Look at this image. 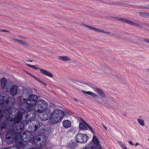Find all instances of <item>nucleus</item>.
<instances>
[{
  "label": "nucleus",
  "mask_w": 149,
  "mask_h": 149,
  "mask_svg": "<svg viewBox=\"0 0 149 149\" xmlns=\"http://www.w3.org/2000/svg\"><path fill=\"white\" fill-rule=\"evenodd\" d=\"M13 106L12 107H11L10 109V115H8H8L7 116V117H9L10 116V115H13L12 113H13L16 112L18 110V109L17 108H12Z\"/></svg>",
  "instance_id": "4be33fe9"
},
{
  "label": "nucleus",
  "mask_w": 149,
  "mask_h": 149,
  "mask_svg": "<svg viewBox=\"0 0 149 149\" xmlns=\"http://www.w3.org/2000/svg\"><path fill=\"white\" fill-rule=\"evenodd\" d=\"M128 142L130 144L132 145H134V144L132 143V141H128Z\"/></svg>",
  "instance_id": "a19ab883"
},
{
  "label": "nucleus",
  "mask_w": 149,
  "mask_h": 149,
  "mask_svg": "<svg viewBox=\"0 0 149 149\" xmlns=\"http://www.w3.org/2000/svg\"><path fill=\"white\" fill-rule=\"evenodd\" d=\"M147 71L148 72H149V69H147Z\"/></svg>",
  "instance_id": "bf43d9fd"
},
{
  "label": "nucleus",
  "mask_w": 149,
  "mask_h": 149,
  "mask_svg": "<svg viewBox=\"0 0 149 149\" xmlns=\"http://www.w3.org/2000/svg\"><path fill=\"white\" fill-rule=\"evenodd\" d=\"M39 82H41L42 84L46 86L47 85V84L44 82L43 81H42L40 80V81H39Z\"/></svg>",
  "instance_id": "58836bf2"
},
{
  "label": "nucleus",
  "mask_w": 149,
  "mask_h": 149,
  "mask_svg": "<svg viewBox=\"0 0 149 149\" xmlns=\"http://www.w3.org/2000/svg\"><path fill=\"white\" fill-rule=\"evenodd\" d=\"M13 40L17 42H19V41H20V40H19L17 39H15V38H13Z\"/></svg>",
  "instance_id": "4c0bfd02"
},
{
  "label": "nucleus",
  "mask_w": 149,
  "mask_h": 149,
  "mask_svg": "<svg viewBox=\"0 0 149 149\" xmlns=\"http://www.w3.org/2000/svg\"><path fill=\"white\" fill-rule=\"evenodd\" d=\"M29 92L26 90H24L23 93L24 96H28L26 100L24 98V102L22 103L19 106L20 110L22 113L27 112L33 111V107L37 102L38 97L36 95L34 94H30Z\"/></svg>",
  "instance_id": "f257e3e1"
},
{
  "label": "nucleus",
  "mask_w": 149,
  "mask_h": 149,
  "mask_svg": "<svg viewBox=\"0 0 149 149\" xmlns=\"http://www.w3.org/2000/svg\"><path fill=\"white\" fill-rule=\"evenodd\" d=\"M94 90L99 95L103 97H105V94L103 91L100 88H94Z\"/></svg>",
  "instance_id": "2eb2a0df"
},
{
  "label": "nucleus",
  "mask_w": 149,
  "mask_h": 149,
  "mask_svg": "<svg viewBox=\"0 0 149 149\" xmlns=\"http://www.w3.org/2000/svg\"><path fill=\"white\" fill-rule=\"evenodd\" d=\"M15 102L14 98L7 97L0 95V120L3 116L6 117L10 115V109L14 106Z\"/></svg>",
  "instance_id": "f03ea898"
},
{
  "label": "nucleus",
  "mask_w": 149,
  "mask_h": 149,
  "mask_svg": "<svg viewBox=\"0 0 149 149\" xmlns=\"http://www.w3.org/2000/svg\"><path fill=\"white\" fill-rule=\"evenodd\" d=\"M24 149H31V146L29 145L28 143H25L23 144L22 146Z\"/></svg>",
  "instance_id": "393cba45"
},
{
  "label": "nucleus",
  "mask_w": 149,
  "mask_h": 149,
  "mask_svg": "<svg viewBox=\"0 0 149 149\" xmlns=\"http://www.w3.org/2000/svg\"><path fill=\"white\" fill-rule=\"evenodd\" d=\"M109 98L112 101H113V98L112 97H110Z\"/></svg>",
  "instance_id": "603ef678"
},
{
  "label": "nucleus",
  "mask_w": 149,
  "mask_h": 149,
  "mask_svg": "<svg viewBox=\"0 0 149 149\" xmlns=\"http://www.w3.org/2000/svg\"><path fill=\"white\" fill-rule=\"evenodd\" d=\"M3 149H19L18 147L12 146L9 148H4Z\"/></svg>",
  "instance_id": "c756f323"
},
{
  "label": "nucleus",
  "mask_w": 149,
  "mask_h": 149,
  "mask_svg": "<svg viewBox=\"0 0 149 149\" xmlns=\"http://www.w3.org/2000/svg\"><path fill=\"white\" fill-rule=\"evenodd\" d=\"M142 41H145L146 42L149 43V39L147 38H145L143 39V40H142Z\"/></svg>",
  "instance_id": "2f4dec72"
},
{
  "label": "nucleus",
  "mask_w": 149,
  "mask_h": 149,
  "mask_svg": "<svg viewBox=\"0 0 149 149\" xmlns=\"http://www.w3.org/2000/svg\"><path fill=\"white\" fill-rule=\"evenodd\" d=\"M137 120L139 123L142 126H144L145 125V123L144 120L143 119H141L139 118H138L137 119Z\"/></svg>",
  "instance_id": "bb28decb"
},
{
  "label": "nucleus",
  "mask_w": 149,
  "mask_h": 149,
  "mask_svg": "<svg viewBox=\"0 0 149 149\" xmlns=\"http://www.w3.org/2000/svg\"><path fill=\"white\" fill-rule=\"evenodd\" d=\"M18 87L17 85L13 86L10 89V93L11 95H15L17 94Z\"/></svg>",
  "instance_id": "9d476101"
},
{
  "label": "nucleus",
  "mask_w": 149,
  "mask_h": 149,
  "mask_svg": "<svg viewBox=\"0 0 149 149\" xmlns=\"http://www.w3.org/2000/svg\"><path fill=\"white\" fill-rule=\"evenodd\" d=\"M63 127L65 128L70 127L71 125V122L69 120H66L63 122Z\"/></svg>",
  "instance_id": "ddd939ff"
},
{
  "label": "nucleus",
  "mask_w": 149,
  "mask_h": 149,
  "mask_svg": "<svg viewBox=\"0 0 149 149\" xmlns=\"http://www.w3.org/2000/svg\"><path fill=\"white\" fill-rule=\"evenodd\" d=\"M27 74H29V75H30L31 76V77H32V76H33V75H32V74H31L29 73V72H27Z\"/></svg>",
  "instance_id": "09e8293b"
},
{
  "label": "nucleus",
  "mask_w": 149,
  "mask_h": 149,
  "mask_svg": "<svg viewBox=\"0 0 149 149\" xmlns=\"http://www.w3.org/2000/svg\"><path fill=\"white\" fill-rule=\"evenodd\" d=\"M144 8H149V4L148 5H146Z\"/></svg>",
  "instance_id": "c03bdc74"
},
{
  "label": "nucleus",
  "mask_w": 149,
  "mask_h": 149,
  "mask_svg": "<svg viewBox=\"0 0 149 149\" xmlns=\"http://www.w3.org/2000/svg\"><path fill=\"white\" fill-rule=\"evenodd\" d=\"M81 120V121L85 125H87V124H88L85 121H84L81 118L80 119Z\"/></svg>",
  "instance_id": "e433bc0d"
},
{
  "label": "nucleus",
  "mask_w": 149,
  "mask_h": 149,
  "mask_svg": "<svg viewBox=\"0 0 149 149\" xmlns=\"http://www.w3.org/2000/svg\"><path fill=\"white\" fill-rule=\"evenodd\" d=\"M26 61L31 62H32L33 61L32 60H27Z\"/></svg>",
  "instance_id": "864d4df0"
},
{
  "label": "nucleus",
  "mask_w": 149,
  "mask_h": 149,
  "mask_svg": "<svg viewBox=\"0 0 149 149\" xmlns=\"http://www.w3.org/2000/svg\"><path fill=\"white\" fill-rule=\"evenodd\" d=\"M39 118L41 120H46L48 119L47 115H46V114H44V113L41 115L39 116Z\"/></svg>",
  "instance_id": "a211bd4d"
},
{
  "label": "nucleus",
  "mask_w": 149,
  "mask_h": 149,
  "mask_svg": "<svg viewBox=\"0 0 149 149\" xmlns=\"http://www.w3.org/2000/svg\"><path fill=\"white\" fill-rule=\"evenodd\" d=\"M102 125L104 127L105 129V130H107V127H106V126L104 125L103 124H102Z\"/></svg>",
  "instance_id": "37998d69"
},
{
  "label": "nucleus",
  "mask_w": 149,
  "mask_h": 149,
  "mask_svg": "<svg viewBox=\"0 0 149 149\" xmlns=\"http://www.w3.org/2000/svg\"><path fill=\"white\" fill-rule=\"evenodd\" d=\"M20 41H19V43L22 44V42L23 41V40H20Z\"/></svg>",
  "instance_id": "de8ad7c7"
},
{
  "label": "nucleus",
  "mask_w": 149,
  "mask_h": 149,
  "mask_svg": "<svg viewBox=\"0 0 149 149\" xmlns=\"http://www.w3.org/2000/svg\"><path fill=\"white\" fill-rule=\"evenodd\" d=\"M64 116V112L62 110L56 109L52 114L51 122L54 124L58 123L62 120Z\"/></svg>",
  "instance_id": "20e7f679"
},
{
  "label": "nucleus",
  "mask_w": 149,
  "mask_h": 149,
  "mask_svg": "<svg viewBox=\"0 0 149 149\" xmlns=\"http://www.w3.org/2000/svg\"><path fill=\"white\" fill-rule=\"evenodd\" d=\"M116 18L119 20L121 21L122 22L128 24H129L130 22V20H129L123 18L121 17H117Z\"/></svg>",
  "instance_id": "6ab92c4d"
},
{
  "label": "nucleus",
  "mask_w": 149,
  "mask_h": 149,
  "mask_svg": "<svg viewBox=\"0 0 149 149\" xmlns=\"http://www.w3.org/2000/svg\"><path fill=\"white\" fill-rule=\"evenodd\" d=\"M46 112L44 113V114H46V115H47L48 118H50L51 117H52V114L51 110L49 109H46L45 111Z\"/></svg>",
  "instance_id": "aec40b11"
},
{
  "label": "nucleus",
  "mask_w": 149,
  "mask_h": 149,
  "mask_svg": "<svg viewBox=\"0 0 149 149\" xmlns=\"http://www.w3.org/2000/svg\"><path fill=\"white\" fill-rule=\"evenodd\" d=\"M59 59L63 60V61H70V58H68L67 56H59L58 57Z\"/></svg>",
  "instance_id": "412c9836"
},
{
  "label": "nucleus",
  "mask_w": 149,
  "mask_h": 149,
  "mask_svg": "<svg viewBox=\"0 0 149 149\" xmlns=\"http://www.w3.org/2000/svg\"><path fill=\"white\" fill-rule=\"evenodd\" d=\"M26 65H27L29 67H30L32 68H33L36 70H40V68H39V67H36L34 65H31L29 64H26Z\"/></svg>",
  "instance_id": "a878e982"
},
{
  "label": "nucleus",
  "mask_w": 149,
  "mask_h": 149,
  "mask_svg": "<svg viewBox=\"0 0 149 149\" xmlns=\"http://www.w3.org/2000/svg\"><path fill=\"white\" fill-rule=\"evenodd\" d=\"M103 33H107V34H110L111 33L110 32H105L104 31V32H103Z\"/></svg>",
  "instance_id": "a18cd8bd"
},
{
  "label": "nucleus",
  "mask_w": 149,
  "mask_h": 149,
  "mask_svg": "<svg viewBox=\"0 0 149 149\" xmlns=\"http://www.w3.org/2000/svg\"><path fill=\"white\" fill-rule=\"evenodd\" d=\"M15 138L11 133H8L6 134V140L8 144H11L14 142V140Z\"/></svg>",
  "instance_id": "1a4fd4ad"
},
{
  "label": "nucleus",
  "mask_w": 149,
  "mask_h": 149,
  "mask_svg": "<svg viewBox=\"0 0 149 149\" xmlns=\"http://www.w3.org/2000/svg\"><path fill=\"white\" fill-rule=\"evenodd\" d=\"M1 31H3V32H9V31H8L5 29H3L2 30H1Z\"/></svg>",
  "instance_id": "79ce46f5"
},
{
  "label": "nucleus",
  "mask_w": 149,
  "mask_h": 149,
  "mask_svg": "<svg viewBox=\"0 0 149 149\" xmlns=\"http://www.w3.org/2000/svg\"><path fill=\"white\" fill-rule=\"evenodd\" d=\"M77 145V144L76 142L72 140L68 143V146L71 148H74Z\"/></svg>",
  "instance_id": "dca6fc26"
},
{
  "label": "nucleus",
  "mask_w": 149,
  "mask_h": 149,
  "mask_svg": "<svg viewBox=\"0 0 149 149\" xmlns=\"http://www.w3.org/2000/svg\"><path fill=\"white\" fill-rule=\"evenodd\" d=\"M12 83L10 81H8L6 78L4 77L2 78L1 79V88L8 91L10 89Z\"/></svg>",
  "instance_id": "0eeeda50"
},
{
  "label": "nucleus",
  "mask_w": 149,
  "mask_h": 149,
  "mask_svg": "<svg viewBox=\"0 0 149 149\" xmlns=\"http://www.w3.org/2000/svg\"><path fill=\"white\" fill-rule=\"evenodd\" d=\"M74 100H75L76 101H77V99H74Z\"/></svg>",
  "instance_id": "13d9d810"
},
{
  "label": "nucleus",
  "mask_w": 149,
  "mask_h": 149,
  "mask_svg": "<svg viewBox=\"0 0 149 149\" xmlns=\"http://www.w3.org/2000/svg\"><path fill=\"white\" fill-rule=\"evenodd\" d=\"M140 15L143 17H149V13L148 12H139Z\"/></svg>",
  "instance_id": "b1692460"
},
{
  "label": "nucleus",
  "mask_w": 149,
  "mask_h": 149,
  "mask_svg": "<svg viewBox=\"0 0 149 149\" xmlns=\"http://www.w3.org/2000/svg\"><path fill=\"white\" fill-rule=\"evenodd\" d=\"M88 137L86 134L79 132L75 137L76 141L78 143H85L87 142Z\"/></svg>",
  "instance_id": "423d86ee"
},
{
  "label": "nucleus",
  "mask_w": 149,
  "mask_h": 149,
  "mask_svg": "<svg viewBox=\"0 0 149 149\" xmlns=\"http://www.w3.org/2000/svg\"><path fill=\"white\" fill-rule=\"evenodd\" d=\"M139 145V143H135V146H137L138 145Z\"/></svg>",
  "instance_id": "8fccbe9b"
},
{
  "label": "nucleus",
  "mask_w": 149,
  "mask_h": 149,
  "mask_svg": "<svg viewBox=\"0 0 149 149\" xmlns=\"http://www.w3.org/2000/svg\"><path fill=\"white\" fill-rule=\"evenodd\" d=\"M118 143L119 144H120H120H121V143H121V141H119L118 142Z\"/></svg>",
  "instance_id": "5fc2aeb1"
},
{
  "label": "nucleus",
  "mask_w": 149,
  "mask_h": 149,
  "mask_svg": "<svg viewBox=\"0 0 149 149\" xmlns=\"http://www.w3.org/2000/svg\"><path fill=\"white\" fill-rule=\"evenodd\" d=\"M3 126H2V127H1V128H3Z\"/></svg>",
  "instance_id": "680f3d73"
},
{
  "label": "nucleus",
  "mask_w": 149,
  "mask_h": 149,
  "mask_svg": "<svg viewBox=\"0 0 149 149\" xmlns=\"http://www.w3.org/2000/svg\"><path fill=\"white\" fill-rule=\"evenodd\" d=\"M94 31H98L99 32H104V31L103 30H102L100 28H95V29Z\"/></svg>",
  "instance_id": "cd10ccee"
},
{
  "label": "nucleus",
  "mask_w": 149,
  "mask_h": 149,
  "mask_svg": "<svg viewBox=\"0 0 149 149\" xmlns=\"http://www.w3.org/2000/svg\"><path fill=\"white\" fill-rule=\"evenodd\" d=\"M86 125L90 130L93 133H95L94 131L93 130L91 126H90L88 124H87Z\"/></svg>",
  "instance_id": "c85d7f7f"
},
{
  "label": "nucleus",
  "mask_w": 149,
  "mask_h": 149,
  "mask_svg": "<svg viewBox=\"0 0 149 149\" xmlns=\"http://www.w3.org/2000/svg\"><path fill=\"white\" fill-rule=\"evenodd\" d=\"M23 114L19 112H17L14 118V132L17 133H20L24 129V124L21 122Z\"/></svg>",
  "instance_id": "7ed1b4c3"
},
{
  "label": "nucleus",
  "mask_w": 149,
  "mask_h": 149,
  "mask_svg": "<svg viewBox=\"0 0 149 149\" xmlns=\"http://www.w3.org/2000/svg\"><path fill=\"white\" fill-rule=\"evenodd\" d=\"M143 39H144V38H141V40L142 41V40H143Z\"/></svg>",
  "instance_id": "4d7b16f0"
},
{
  "label": "nucleus",
  "mask_w": 149,
  "mask_h": 149,
  "mask_svg": "<svg viewBox=\"0 0 149 149\" xmlns=\"http://www.w3.org/2000/svg\"><path fill=\"white\" fill-rule=\"evenodd\" d=\"M83 92L85 93V94L89 95L93 97L94 98H97L98 96L94 93L91 92V91H83Z\"/></svg>",
  "instance_id": "f3484780"
},
{
  "label": "nucleus",
  "mask_w": 149,
  "mask_h": 149,
  "mask_svg": "<svg viewBox=\"0 0 149 149\" xmlns=\"http://www.w3.org/2000/svg\"><path fill=\"white\" fill-rule=\"evenodd\" d=\"M90 85H91V84H89V86H90Z\"/></svg>",
  "instance_id": "052dcab7"
},
{
  "label": "nucleus",
  "mask_w": 149,
  "mask_h": 149,
  "mask_svg": "<svg viewBox=\"0 0 149 149\" xmlns=\"http://www.w3.org/2000/svg\"><path fill=\"white\" fill-rule=\"evenodd\" d=\"M79 127L81 130H87V128L81 122L80 123L79 125Z\"/></svg>",
  "instance_id": "5701e85b"
},
{
  "label": "nucleus",
  "mask_w": 149,
  "mask_h": 149,
  "mask_svg": "<svg viewBox=\"0 0 149 149\" xmlns=\"http://www.w3.org/2000/svg\"><path fill=\"white\" fill-rule=\"evenodd\" d=\"M22 44L24 45L27 46L28 45V43L27 42H26L25 41H23Z\"/></svg>",
  "instance_id": "f704fd0d"
},
{
  "label": "nucleus",
  "mask_w": 149,
  "mask_h": 149,
  "mask_svg": "<svg viewBox=\"0 0 149 149\" xmlns=\"http://www.w3.org/2000/svg\"><path fill=\"white\" fill-rule=\"evenodd\" d=\"M121 147L123 148V149H127L126 148L125 145L122 144H120Z\"/></svg>",
  "instance_id": "72a5a7b5"
},
{
  "label": "nucleus",
  "mask_w": 149,
  "mask_h": 149,
  "mask_svg": "<svg viewBox=\"0 0 149 149\" xmlns=\"http://www.w3.org/2000/svg\"><path fill=\"white\" fill-rule=\"evenodd\" d=\"M135 21L137 22H139V23H141L140 22H139V20L137 19L136 20H135Z\"/></svg>",
  "instance_id": "3c124183"
},
{
  "label": "nucleus",
  "mask_w": 149,
  "mask_h": 149,
  "mask_svg": "<svg viewBox=\"0 0 149 149\" xmlns=\"http://www.w3.org/2000/svg\"><path fill=\"white\" fill-rule=\"evenodd\" d=\"M35 115L33 114V113H31L26 115V119L28 122L29 121L33 120V119L35 117Z\"/></svg>",
  "instance_id": "4468645a"
},
{
  "label": "nucleus",
  "mask_w": 149,
  "mask_h": 149,
  "mask_svg": "<svg viewBox=\"0 0 149 149\" xmlns=\"http://www.w3.org/2000/svg\"><path fill=\"white\" fill-rule=\"evenodd\" d=\"M136 27L139 28H142V25H141L139 23H137L136 25Z\"/></svg>",
  "instance_id": "c9c22d12"
},
{
  "label": "nucleus",
  "mask_w": 149,
  "mask_h": 149,
  "mask_svg": "<svg viewBox=\"0 0 149 149\" xmlns=\"http://www.w3.org/2000/svg\"><path fill=\"white\" fill-rule=\"evenodd\" d=\"M43 137L42 135L41 134H39L36 136L37 141H38L39 142H40L39 143L41 147L43 146L46 142V141L45 139H43V140H42L41 138L42 139V137Z\"/></svg>",
  "instance_id": "9b49d317"
},
{
  "label": "nucleus",
  "mask_w": 149,
  "mask_h": 149,
  "mask_svg": "<svg viewBox=\"0 0 149 149\" xmlns=\"http://www.w3.org/2000/svg\"><path fill=\"white\" fill-rule=\"evenodd\" d=\"M33 78H34L36 80H37V81H40V80L37 77H36V76L33 75V76H32V77Z\"/></svg>",
  "instance_id": "473e14b6"
},
{
  "label": "nucleus",
  "mask_w": 149,
  "mask_h": 149,
  "mask_svg": "<svg viewBox=\"0 0 149 149\" xmlns=\"http://www.w3.org/2000/svg\"><path fill=\"white\" fill-rule=\"evenodd\" d=\"M40 72L42 74L48 77H52L53 76L52 73L49 71H47L45 69H40Z\"/></svg>",
  "instance_id": "f8f14e48"
},
{
  "label": "nucleus",
  "mask_w": 149,
  "mask_h": 149,
  "mask_svg": "<svg viewBox=\"0 0 149 149\" xmlns=\"http://www.w3.org/2000/svg\"><path fill=\"white\" fill-rule=\"evenodd\" d=\"M137 24H136V23L132 21H130V22L129 24H130V25H133V26H136Z\"/></svg>",
  "instance_id": "7c9ffc66"
},
{
  "label": "nucleus",
  "mask_w": 149,
  "mask_h": 149,
  "mask_svg": "<svg viewBox=\"0 0 149 149\" xmlns=\"http://www.w3.org/2000/svg\"><path fill=\"white\" fill-rule=\"evenodd\" d=\"M34 128L35 131H37L39 133H41L45 130L46 126L39 121H37L35 125Z\"/></svg>",
  "instance_id": "6e6552de"
},
{
  "label": "nucleus",
  "mask_w": 149,
  "mask_h": 149,
  "mask_svg": "<svg viewBox=\"0 0 149 149\" xmlns=\"http://www.w3.org/2000/svg\"><path fill=\"white\" fill-rule=\"evenodd\" d=\"M72 81L74 82L75 80L74 79H72Z\"/></svg>",
  "instance_id": "6e6d98bb"
},
{
  "label": "nucleus",
  "mask_w": 149,
  "mask_h": 149,
  "mask_svg": "<svg viewBox=\"0 0 149 149\" xmlns=\"http://www.w3.org/2000/svg\"><path fill=\"white\" fill-rule=\"evenodd\" d=\"M90 29L94 31L95 29V28L93 26H90Z\"/></svg>",
  "instance_id": "ea45409f"
},
{
  "label": "nucleus",
  "mask_w": 149,
  "mask_h": 149,
  "mask_svg": "<svg viewBox=\"0 0 149 149\" xmlns=\"http://www.w3.org/2000/svg\"><path fill=\"white\" fill-rule=\"evenodd\" d=\"M47 107L48 104L45 101L39 100L34 107V110L36 112L42 113L45 111Z\"/></svg>",
  "instance_id": "39448f33"
},
{
  "label": "nucleus",
  "mask_w": 149,
  "mask_h": 149,
  "mask_svg": "<svg viewBox=\"0 0 149 149\" xmlns=\"http://www.w3.org/2000/svg\"><path fill=\"white\" fill-rule=\"evenodd\" d=\"M84 25H85V26L86 27H87V28H88V29H90V26H88V25H86V24H85Z\"/></svg>",
  "instance_id": "49530a36"
}]
</instances>
